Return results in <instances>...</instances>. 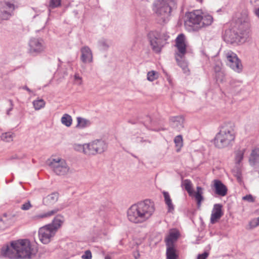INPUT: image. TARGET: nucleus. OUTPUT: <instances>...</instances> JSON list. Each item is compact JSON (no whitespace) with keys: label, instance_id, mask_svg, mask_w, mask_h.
I'll list each match as a JSON object with an SVG mask.
<instances>
[{"label":"nucleus","instance_id":"f3484780","mask_svg":"<svg viewBox=\"0 0 259 259\" xmlns=\"http://www.w3.org/2000/svg\"><path fill=\"white\" fill-rule=\"evenodd\" d=\"M184 120L182 116H174L169 118L170 126L178 131L184 127Z\"/></svg>","mask_w":259,"mask_h":259},{"label":"nucleus","instance_id":"b1692460","mask_svg":"<svg viewBox=\"0 0 259 259\" xmlns=\"http://www.w3.org/2000/svg\"><path fill=\"white\" fill-rule=\"evenodd\" d=\"M163 195L164 198V201L168 208V212H172L174 210V205L172 203L171 199L169 194L167 192H163Z\"/></svg>","mask_w":259,"mask_h":259},{"label":"nucleus","instance_id":"393cba45","mask_svg":"<svg viewBox=\"0 0 259 259\" xmlns=\"http://www.w3.org/2000/svg\"><path fill=\"white\" fill-rule=\"evenodd\" d=\"M178 233L177 232H171L165 239L166 246H174V242L178 238Z\"/></svg>","mask_w":259,"mask_h":259},{"label":"nucleus","instance_id":"f8f14e48","mask_svg":"<svg viewBox=\"0 0 259 259\" xmlns=\"http://www.w3.org/2000/svg\"><path fill=\"white\" fill-rule=\"evenodd\" d=\"M224 40L228 44H238L241 42L242 37L234 30L227 29L223 36Z\"/></svg>","mask_w":259,"mask_h":259},{"label":"nucleus","instance_id":"c756f323","mask_svg":"<svg viewBox=\"0 0 259 259\" xmlns=\"http://www.w3.org/2000/svg\"><path fill=\"white\" fill-rule=\"evenodd\" d=\"M9 225L8 215L4 213L2 218H0V230H4Z\"/></svg>","mask_w":259,"mask_h":259},{"label":"nucleus","instance_id":"79ce46f5","mask_svg":"<svg viewBox=\"0 0 259 259\" xmlns=\"http://www.w3.org/2000/svg\"><path fill=\"white\" fill-rule=\"evenodd\" d=\"M74 148L75 150L82 152L84 153V144L81 145V144H75L74 145Z\"/></svg>","mask_w":259,"mask_h":259},{"label":"nucleus","instance_id":"c85d7f7f","mask_svg":"<svg viewBox=\"0 0 259 259\" xmlns=\"http://www.w3.org/2000/svg\"><path fill=\"white\" fill-rule=\"evenodd\" d=\"M61 121L63 125L70 127L72 123V118L70 115L64 114L61 117Z\"/></svg>","mask_w":259,"mask_h":259},{"label":"nucleus","instance_id":"412c9836","mask_svg":"<svg viewBox=\"0 0 259 259\" xmlns=\"http://www.w3.org/2000/svg\"><path fill=\"white\" fill-rule=\"evenodd\" d=\"M95 155L103 153L107 148V144L103 140H97L94 141Z\"/></svg>","mask_w":259,"mask_h":259},{"label":"nucleus","instance_id":"9b49d317","mask_svg":"<svg viewBox=\"0 0 259 259\" xmlns=\"http://www.w3.org/2000/svg\"><path fill=\"white\" fill-rule=\"evenodd\" d=\"M14 9L15 6L14 4L8 2H1L0 19L2 20L9 19Z\"/></svg>","mask_w":259,"mask_h":259},{"label":"nucleus","instance_id":"4d7b16f0","mask_svg":"<svg viewBox=\"0 0 259 259\" xmlns=\"http://www.w3.org/2000/svg\"><path fill=\"white\" fill-rule=\"evenodd\" d=\"M140 141H141V142H142V141H143V140H142V139H141V140H140Z\"/></svg>","mask_w":259,"mask_h":259},{"label":"nucleus","instance_id":"7ed1b4c3","mask_svg":"<svg viewBox=\"0 0 259 259\" xmlns=\"http://www.w3.org/2000/svg\"><path fill=\"white\" fill-rule=\"evenodd\" d=\"M235 138V125L231 122H225L214 138V145L218 148H224L233 145Z\"/></svg>","mask_w":259,"mask_h":259},{"label":"nucleus","instance_id":"5fc2aeb1","mask_svg":"<svg viewBox=\"0 0 259 259\" xmlns=\"http://www.w3.org/2000/svg\"><path fill=\"white\" fill-rule=\"evenodd\" d=\"M105 259H111V258L108 256H106Z\"/></svg>","mask_w":259,"mask_h":259},{"label":"nucleus","instance_id":"20e7f679","mask_svg":"<svg viewBox=\"0 0 259 259\" xmlns=\"http://www.w3.org/2000/svg\"><path fill=\"white\" fill-rule=\"evenodd\" d=\"M187 18L186 23L197 28L208 26L213 22V18L210 15L204 13L199 10L189 13L187 15Z\"/></svg>","mask_w":259,"mask_h":259},{"label":"nucleus","instance_id":"4468645a","mask_svg":"<svg viewBox=\"0 0 259 259\" xmlns=\"http://www.w3.org/2000/svg\"><path fill=\"white\" fill-rule=\"evenodd\" d=\"M222 207L223 206L221 204L217 203L214 204L210 217V223L212 224L217 222L223 215L224 213Z\"/></svg>","mask_w":259,"mask_h":259},{"label":"nucleus","instance_id":"a878e982","mask_svg":"<svg viewBox=\"0 0 259 259\" xmlns=\"http://www.w3.org/2000/svg\"><path fill=\"white\" fill-rule=\"evenodd\" d=\"M76 120L77 122L76 127L78 128H83L90 126L91 124L89 120L80 117H77Z\"/></svg>","mask_w":259,"mask_h":259},{"label":"nucleus","instance_id":"cd10ccee","mask_svg":"<svg viewBox=\"0 0 259 259\" xmlns=\"http://www.w3.org/2000/svg\"><path fill=\"white\" fill-rule=\"evenodd\" d=\"M166 257L167 259H177V255L176 253V250L174 246H166Z\"/></svg>","mask_w":259,"mask_h":259},{"label":"nucleus","instance_id":"f704fd0d","mask_svg":"<svg viewBox=\"0 0 259 259\" xmlns=\"http://www.w3.org/2000/svg\"><path fill=\"white\" fill-rule=\"evenodd\" d=\"M174 142L176 146L178 148L177 151H179L180 148L183 146V138L181 135L177 136L174 139Z\"/></svg>","mask_w":259,"mask_h":259},{"label":"nucleus","instance_id":"2f4dec72","mask_svg":"<svg viewBox=\"0 0 259 259\" xmlns=\"http://www.w3.org/2000/svg\"><path fill=\"white\" fill-rule=\"evenodd\" d=\"M183 185L188 194L190 195H191L193 192L192 190V185L191 181L188 179L184 180L183 183Z\"/></svg>","mask_w":259,"mask_h":259},{"label":"nucleus","instance_id":"a18cd8bd","mask_svg":"<svg viewBox=\"0 0 259 259\" xmlns=\"http://www.w3.org/2000/svg\"><path fill=\"white\" fill-rule=\"evenodd\" d=\"M241 83H242V81H241L232 80V81H231L230 84L232 88H234L235 87H240V85H241Z\"/></svg>","mask_w":259,"mask_h":259},{"label":"nucleus","instance_id":"8fccbe9b","mask_svg":"<svg viewBox=\"0 0 259 259\" xmlns=\"http://www.w3.org/2000/svg\"><path fill=\"white\" fill-rule=\"evenodd\" d=\"M9 102H10V108L7 110V114L8 115H9L10 114V111H11L13 109V101L11 100H9Z\"/></svg>","mask_w":259,"mask_h":259},{"label":"nucleus","instance_id":"473e14b6","mask_svg":"<svg viewBox=\"0 0 259 259\" xmlns=\"http://www.w3.org/2000/svg\"><path fill=\"white\" fill-rule=\"evenodd\" d=\"M1 137L3 141L7 142H10L13 141L14 137V134L10 132L5 133L3 134Z\"/></svg>","mask_w":259,"mask_h":259},{"label":"nucleus","instance_id":"ddd939ff","mask_svg":"<svg viewBox=\"0 0 259 259\" xmlns=\"http://www.w3.org/2000/svg\"><path fill=\"white\" fill-rule=\"evenodd\" d=\"M176 47L178 49L177 56L182 59L186 53V45L185 44V37L183 34H179L176 39Z\"/></svg>","mask_w":259,"mask_h":259},{"label":"nucleus","instance_id":"58836bf2","mask_svg":"<svg viewBox=\"0 0 259 259\" xmlns=\"http://www.w3.org/2000/svg\"><path fill=\"white\" fill-rule=\"evenodd\" d=\"M244 156V151L239 150L236 153L235 160L237 164H239L242 160Z\"/></svg>","mask_w":259,"mask_h":259},{"label":"nucleus","instance_id":"3c124183","mask_svg":"<svg viewBox=\"0 0 259 259\" xmlns=\"http://www.w3.org/2000/svg\"><path fill=\"white\" fill-rule=\"evenodd\" d=\"M253 13L259 19V8H255L253 10Z\"/></svg>","mask_w":259,"mask_h":259},{"label":"nucleus","instance_id":"aec40b11","mask_svg":"<svg viewBox=\"0 0 259 259\" xmlns=\"http://www.w3.org/2000/svg\"><path fill=\"white\" fill-rule=\"evenodd\" d=\"M58 198V193L53 192L43 198V204L47 206H51L57 201Z\"/></svg>","mask_w":259,"mask_h":259},{"label":"nucleus","instance_id":"864d4df0","mask_svg":"<svg viewBox=\"0 0 259 259\" xmlns=\"http://www.w3.org/2000/svg\"><path fill=\"white\" fill-rule=\"evenodd\" d=\"M23 89L26 90L27 91H28L30 94L32 93V91L29 89L27 86H24L22 87Z\"/></svg>","mask_w":259,"mask_h":259},{"label":"nucleus","instance_id":"6e6552de","mask_svg":"<svg viewBox=\"0 0 259 259\" xmlns=\"http://www.w3.org/2000/svg\"><path fill=\"white\" fill-rule=\"evenodd\" d=\"M28 51L30 54L35 56L45 51V44L42 39L32 37L30 38L28 44Z\"/></svg>","mask_w":259,"mask_h":259},{"label":"nucleus","instance_id":"6ab92c4d","mask_svg":"<svg viewBox=\"0 0 259 259\" xmlns=\"http://www.w3.org/2000/svg\"><path fill=\"white\" fill-rule=\"evenodd\" d=\"M61 209L55 208L51 210L48 211L47 212L40 213L39 214H35L32 216L31 218V220L37 221L41 220L44 218H49L55 214L57 213L58 211H59Z\"/></svg>","mask_w":259,"mask_h":259},{"label":"nucleus","instance_id":"f03ea898","mask_svg":"<svg viewBox=\"0 0 259 259\" xmlns=\"http://www.w3.org/2000/svg\"><path fill=\"white\" fill-rule=\"evenodd\" d=\"M155 211V205L149 199L132 205L127 210L128 220L134 223H142L148 220Z\"/></svg>","mask_w":259,"mask_h":259},{"label":"nucleus","instance_id":"423d86ee","mask_svg":"<svg viewBox=\"0 0 259 259\" xmlns=\"http://www.w3.org/2000/svg\"><path fill=\"white\" fill-rule=\"evenodd\" d=\"M148 38L152 50L156 53H159L166 44L167 36L158 31H151L148 34Z\"/></svg>","mask_w":259,"mask_h":259},{"label":"nucleus","instance_id":"1a4fd4ad","mask_svg":"<svg viewBox=\"0 0 259 259\" xmlns=\"http://www.w3.org/2000/svg\"><path fill=\"white\" fill-rule=\"evenodd\" d=\"M227 59V63L233 70L237 72H240L242 70V65L237 55L232 51L225 52Z\"/></svg>","mask_w":259,"mask_h":259},{"label":"nucleus","instance_id":"c9c22d12","mask_svg":"<svg viewBox=\"0 0 259 259\" xmlns=\"http://www.w3.org/2000/svg\"><path fill=\"white\" fill-rule=\"evenodd\" d=\"M179 57H176V59L178 65L182 68L184 73H187L189 71L187 63L184 61H181Z\"/></svg>","mask_w":259,"mask_h":259},{"label":"nucleus","instance_id":"09e8293b","mask_svg":"<svg viewBox=\"0 0 259 259\" xmlns=\"http://www.w3.org/2000/svg\"><path fill=\"white\" fill-rule=\"evenodd\" d=\"M208 256V253L206 252L202 254H198L197 259H206Z\"/></svg>","mask_w":259,"mask_h":259},{"label":"nucleus","instance_id":"6e6d98bb","mask_svg":"<svg viewBox=\"0 0 259 259\" xmlns=\"http://www.w3.org/2000/svg\"><path fill=\"white\" fill-rule=\"evenodd\" d=\"M257 221H258V222H259V217H258V218H257Z\"/></svg>","mask_w":259,"mask_h":259},{"label":"nucleus","instance_id":"4be33fe9","mask_svg":"<svg viewBox=\"0 0 259 259\" xmlns=\"http://www.w3.org/2000/svg\"><path fill=\"white\" fill-rule=\"evenodd\" d=\"M249 162L251 165H254L259 162V148L253 149L249 158Z\"/></svg>","mask_w":259,"mask_h":259},{"label":"nucleus","instance_id":"39448f33","mask_svg":"<svg viewBox=\"0 0 259 259\" xmlns=\"http://www.w3.org/2000/svg\"><path fill=\"white\" fill-rule=\"evenodd\" d=\"M177 0H159L157 4L156 14L165 22L172 9L177 7Z\"/></svg>","mask_w":259,"mask_h":259},{"label":"nucleus","instance_id":"49530a36","mask_svg":"<svg viewBox=\"0 0 259 259\" xmlns=\"http://www.w3.org/2000/svg\"><path fill=\"white\" fill-rule=\"evenodd\" d=\"M257 220V218L253 219L250 222V225L252 227L254 228L259 225V222Z\"/></svg>","mask_w":259,"mask_h":259},{"label":"nucleus","instance_id":"c03bdc74","mask_svg":"<svg viewBox=\"0 0 259 259\" xmlns=\"http://www.w3.org/2000/svg\"><path fill=\"white\" fill-rule=\"evenodd\" d=\"M242 199L249 202H253L254 201V199L251 194L246 195L243 196L242 197Z\"/></svg>","mask_w":259,"mask_h":259},{"label":"nucleus","instance_id":"7c9ffc66","mask_svg":"<svg viewBox=\"0 0 259 259\" xmlns=\"http://www.w3.org/2000/svg\"><path fill=\"white\" fill-rule=\"evenodd\" d=\"M46 102L43 99H38L33 101V105L36 110H40L45 106Z\"/></svg>","mask_w":259,"mask_h":259},{"label":"nucleus","instance_id":"0eeeda50","mask_svg":"<svg viewBox=\"0 0 259 259\" xmlns=\"http://www.w3.org/2000/svg\"><path fill=\"white\" fill-rule=\"evenodd\" d=\"M48 164L52 171L58 176L67 175L70 169L66 161L59 157L51 159Z\"/></svg>","mask_w":259,"mask_h":259},{"label":"nucleus","instance_id":"a19ab883","mask_svg":"<svg viewBox=\"0 0 259 259\" xmlns=\"http://www.w3.org/2000/svg\"><path fill=\"white\" fill-rule=\"evenodd\" d=\"M32 207L30 201L29 200H27L26 202H24L21 206V209L23 210H27L30 209Z\"/></svg>","mask_w":259,"mask_h":259},{"label":"nucleus","instance_id":"72a5a7b5","mask_svg":"<svg viewBox=\"0 0 259 259\" xmlns=\"http://www.w3.org/2000/svg\"><path fill=\"white\" fill-rule=\"evenodd\" d=\"M158 77V73L157 72L152 70L147 73V79L150 81H153L156 79Z\"/></svg>","mask_w":259,"mask_h":259},{"label":"nucleus","instance_id":"9d476101","mask_svg":"<svg viewBox=\"0 0 259 259\" xmlns=\"http://www.w3.org/2000/svg\"><path fill=\"white\" fill-rule=\"evenodd\" d=\"M56 234V232L48 225L40 228L38 230L39 240L45 244L50 242Z\"/></svg>","mask_w":259,"mask_h":259},{"label":"nucleus","instance_id":"f257e3e1","mask_svg":"<svg viewBox=\"0 0 259 259\" xmlns=\"http://www.w3.org/2000/svg\"><path fill=\"white\" fill-rule=\"evenodd\" d=\"M36 252V248L28 239L12 241L10 245L4 246L1 249L3 256L11 259L30 258Z\"/></svg>","mask_w":259,"mask_h":259},{"label":"nucleus","instance_id":"4c0bfd02","mask_svg":"<svg viewBox=\"0 0 259 259\" xmlns=\"http://www.w3.org/2000/svg\"><path fill=\"white\" fill-rule=\"evenodd\" d=\"M98 44L99 47L103 50H107L109 47L107 41L104 39L100 40L98 41Z\"/></svg>","mask_w":259,"mask_h":259},{"label":"nucleus","instance_id":"37998d69","mask_svg":"<svg viewBox=\"0 0 259 259\" xmlns=\"http://www.w3.org/2000/svg\"><path fill=\"white\" fill-rule=\"evenodd\" d=\"M92 253L89 250H86L84 253L81 256L82 259H92Z\"/></svg>","mask_w":259,"mask_h":259},{"label":"nucleus","instance_id":"bb28decb","mask_svg":"<svg viewBox=\"0 0 259 259\" xmlns=\"http://www.w3.org/2000/svg\"><path fill=\"white\" fill-rule=\"evenodd\" d=\"M94 142L88 144H84V154L86 155H95V146Z\"/></svg>","mask_w":259,"mask_h":259},{"label":"nucleus","instance_id":"a211bd4d","mask_svg":"<svg viewBox=\"0 0 259 259\" xmlns=\"http://www.w3.org/2000/svg\"><path fill=\"white\" fill-rule=\"evenodd\" d=\"M65 221L64 217L62 215H56L53 220L51 223L48 224L56 233L61 227Z\"/></svg>","mask_w":259,"mask_h":259},{"label":"nucleus","instance_id":"603ef678","mask_svg":"<svg viewBox=\"0 0 259 259\" xmlns=\"http://www.w3.org/2000/svg\"><path fill=\"white\" fill-rule=\"evenodd\" d=\"M214 69L216 73H217V72L219 73L220 71V70H221V68L219 65H215Z\"/></svg>","mask_w":259,"mask_h":259},{"label":"nucleus","instance_id":"e433bc0d","mask_svg":"<svg viewBox=\"0 0 259 259\" xmlns=\"http://www.w3.org/2000/svg\"><path fill=\"white\" fill-rule=\"evenodd\" d=\"M61 5V0H50L49 9H54L59 7Z\"/></svg>","mask_w":259,"mask_h":259},{"label":"nucleus","instance_id":"5701e85b","mask_svg":"<svg viewBox=\"0 0 259 259\" xmlns=\"http://www.w3.org/2000/svg\"><path fill=\"white\" fill-rule=\"evenodd\" d=\"M196 192L194 194L195 198L197 201V205L199 208L201 206V202L204 200V197L203 196V189L199 186H197L196 188Z\"/></svg>","mask_w":259,"mask_h":259},{"label":"nucleus","instance_id":"de8ad7c7","mask_svg":"<svg viewBox=\"0 0 259 259\" xmlns=\"http://www.w3.org/2000/svg\"><path fill=\"white\" fill-rule=\"evenodd\" d=\"M74 79L77 82L78 84L80 85L82 83V78L78 74H75Z\"/></svg>","mask_w":259,"mask_h":259},{"label":"nucleus","instance_id":"2eb2a0df","mask_svg":"<svg viewBox=\"0 0 259 259\" xmlns=\"http://www.w3.org/2000/svg\"><path fill=\"white\" fill-rule=\"evenodd\" d=\"M212 188L214 189L215 193L220 196L223 197L227 194V187L220 180H214Z\"/></svg>","mask_w":259,"mask_h":259},{"label":"nucleus","instance_id":"ea45409f","mask_svg":"<svg viewBox=\"0 0 259 259\" xmlns=\"http://www.w3.org/2000/svg\"><path fill=\"white\" fill-rule=\"evenodd\" d=\"M233 174L234 176L237 178L238 182H240L242 181V174L241 170L237 167L235 169L233 170Z\"/></svg>","mask_w":259,"mask_h":259},{"label":"nucleus","instance_id":"dca6fc26","mask_svg":"<svg viewBox=\"0 0 259 259\" xmlns=\"http://www.w3.org/2000/svg\"><path fill=\"white\" fill-rule=\"evenodd\" d=\"M80 60L84 63H91L93 62V57L91 50L88 46H84L81 48Z\"/></svg>","mask_w":259,"mask_h":259}]
</instances>
